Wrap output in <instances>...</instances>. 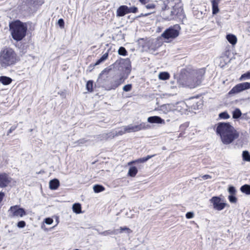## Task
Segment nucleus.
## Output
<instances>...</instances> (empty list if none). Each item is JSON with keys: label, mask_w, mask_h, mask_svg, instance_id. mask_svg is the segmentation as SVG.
Returning <instances> with one entry per match:
<instances>
[{"label": "nucleus", "mask_w": 250, "mask_h": 250, "mask_svg": "<svg viewBox=\"0 0 250 250\" xmlns=\"http://www.w3.org/2000/svg\"><path fill=\"white\" fill-rule=\"evenodd\" d=\"M240 190L243 193L250 195V185L246 184L242 186L240 188Z\"/></svg>", "instance_id": "nucleus-23"}, {"label": "nucleus", "mask_w": 250, "mask_h": 250, "mask_svg": "<svg viewBox=\"0 0 250 250\" xmlns=\"http://www.w3.org/2000/svg\"><path fill=\"white\" fill-rule=\"evenodd\" d=\"M27 1H28L29 2H30L31 3H32V2H34L35 0H27Z\"/></svg>", "instance_id": "nucleus-53"}, {"label": "nucleus", "mask_w": 250, "mask_h": 250, "mask_svg": "<svg viewBox=\"0 0 250 250\" xmlns=\"http://www.w3.org/2000/svg\"><path fill=\"white\" fill-rule=\"evenodd\" d=\"M58 23L61 28H63L64 22L62 19H60L58 21Z\"/></svg>", "instance_id": "nucleus-45"}, {"label": "nucleus", "mask_w": 250, "mask_h": 250, "mask_svg": "<svg viewBox=\"0 0 250 250\" xmlns=\"http://www.w3.org/2000/svg\"><path fill=\"white\" fill-rule=\"evenodd\" d=\"M242 113L240 110L238 108H236L233 112L232 117L234 119H238L241 117Z\"/></svg>", "instance_id": "nucleus-32"}, {"label": "nucleus", "mask_w": 250, "mask_h": 250, "mask_svg": "<svg viewBox=\"0 0 250 250\" xmlns=\"http://www.w3.org/2000/svg\"><path fill=\"white\" fill-rule=\"evenodd\" d=\"M113 69L117 70L115 79L109 89H115L128 78L131 71V62L128 58L120 59L117 60L112 65Z\"/></svg>", "instance_id": "nucleus-1"}, {"label": "nucleus", "mask_w": 250, "mask_h": 250, "mask_svg": "<svg viewBox=\"0 0 250 250\" xmlns=\"http://www.w3.org/2000/svg\"><path fill=\"white\" fill-rule=\"evenodd\" d=\"M139 1L142 4H146L148 2V0H139Z\"/></svg>", "instance_id": "nucleus-50"}, {"label": "nucleus", "mask_w": 250, "mask_h": 250, "mask_svg": "<svg viewBox=\"0 0 250 250\" xmlns=\"http://www.w3.org/2000/svg\"><path fill=\"white\" fill-rule=\"evenodd\" d=\"M9 30L13 39L20 41L26 36L27 27L23 22L17 20L9 23Z\"/></svg>", "instance_id": "nucleus-4"}, {"label": "nucleus", "mask_w": 250, "mask_h": 250, "mask_svg": "<svg viewBox=\"0 0 250 250\" xmlns=\"http://www.w3.org/2000/svg\"><path fill=\"white\" fill-rule=\"evenodd\" d=\"M147 121L150 123L165 124L164 120L157 116L148 117Z\"/></svg>", "instance_id": "nucleus-16"}, {"label": "nucleus", "mask_w": 250, "mask_h": 250, "mask_svg": "<svg viewBox=\"0 0 250 250\" xmlns=\"http://www.w3.org/2000/svg\"><path fill=\"white\" fill-rule=\"evenodd\" d=\"M87 141H88L87 140H86L84 138H82V139L79 140L77 142H75V144H77L78 145L82 146V145L86 143Z\"/></svg>", "instance_id": "nucleus-39"}, {"label": "nucleus", "mask_w": 250, "mask_h": 250, "mask_svg": "<svg viewBox=\"0 0 250 250\" xmlns=\"http://www.w3.org/2000/svg\"><path fill=\"white\" fill-rule=\"evenodd\" d=\"M126 131H125V126L123 127V129H121L118 131H115L114 132H112V135L111 137L112 138H114L115 136L122 135L125 133Z\"/></svg>", "instance_id": "nucleus-25"}, {"label": "nucleus", "mask_w": 250, "mask_h": 250, "mask_svg": "<svg viewBox=\"0 0 250 250\" xmlns=\"http://www.w3.org/2000/svg\"><path fill=\"white\" fill-rule=\"evenodd\" d=\"M129 12L128 7L126 5H121L117 10V16L123 17Z\"/></svg>", "instance_id": "nucleus-14"}, {"label": "nucleus", "mask_w": 250, "mask_h": 250, "mask_svg": "<svg viewBox=\"0 0 250 250\" xmlns=\"http://www.w3.org/2000/svg\"><path fill=\"white\" fill-rule=\"evenodd\" d=\"M12 81V80L10 77L7 76H0V82L3 85L9 84Z\"/></svg>", "instance_id": "nucleus-20"}, {"label": "nucleus", "mask_w": 250, "mask_h": 250, "mask_svg": "<svg viewBox=\"0 0 250 250\" xmlns=\"http://www.w3.org/2000/svg\"><path fill=\"white\" fill-rule=\"evenodd\" d=\"M111 69H112L111 68H106L104 70H103L102 71V72L100 74L99 76L97 81V83L99 85V86H101L102 87H104L107 90H110L112 89H109V88H110L111 86H112V85L113 81L110 82V84H106L105 83L106 79H104L102 76H103V75L104 74V73L108 74V72H109V71L110 70H111Z\"/></svg>", "instance_id": "nucleus-7"}, {"label": "nucleus", "mask_w": 250, "mask_h": 250, "mask_svg": "<svg viewBox=\"0 0 250 250\" xmlns=\"http://www.w3.org/2000/svg\"><path fill=\"white\" fill-rule=\"evenodd\" d=\"M248 79H250V71L242 74L239 78V80L240 81H243Z\"/></svg>", "instance_id": "nucleus-31"}, {"label": "nucleus", "mask_w": 250, "mask_h": 250, "mask_svg": "<svg viewBox=\"0 0 250 250\" xmlns=\"http://www.w3.org/2000/svg\"><path fill=\"white\" fill-rule=\"evenodd\" d=\"M221 199L219 197L213 196L210 199V202L213 205L214 209L221 210L226 207L227 204L221 202Z\"/></svg>", "instance_id": "nucleus-10"}, {"label": "nucleus", "mask_w": 250, "mask_h": 250, "mask_svg": "<svg viewBox=\"0 0 250 250\" xmlns=\"http://www.w3.org/2000/svg\"><path fill=\"white\" fill-rule=\"evenodd\" d=\"M220 0H212L211 1L212 14L213 15L216 14L219 12L218 4Z\"/></svg>", "instance_id": "nucleus-18"}, {"label": "nucleus", "mask_w": 250, "mask_h": 250, "mask_svg": "<svg viewBox=\"0 0 250 250\" xmlns=\"http://www.w3.org/2000/svg\"><path fill=\"white\" fill-rule=\"evenodd\" d=\"M11 178L6 173H0V187L5 188L11 182Z\"/></svg>", "instance_id": "nucleus-11"}, {"label": "nucleus", "mask_w": 250, "mask_h": 250, "mask_svg": "<svg viewBox=\"0 0 250 250\" xmlns=\"http://www.w3.org/2000/svg\"><path fill=\"white\" fill-rule=\"evenodd\" d=\"M187 219H191L194 217V213L193 212H188L186 214Z\"/></svg>", "instance_id": "nucleus-43"}, {"label": "nucleus", "mask_w": 250, "mask_h": 250, "mask_svg": "<svg viewBox=\"0 0 250 250\" xmlns=\"http://www.w3.org/2000/svg\"><path fill=\"white\" fill-rule=\"evenodd\" d=\"M196 105H192L193 108V109H196V108H198V105H197V104H198V103H197V102H196Z\"/></svg>", "instance_id": "nucleus-51"}, {"label": "nucleus", "mask_w": 250, "mask_h": 250, "mask_svg": "<svg viewBox=\"0 0 250 250\" xmlns=\"http://www.w3.org/2000/svg\"><path fill=\"white\" fill-rule=\"evenodd\" d=\"M138 169L135 167H131L128 170V175L131 177H134L137 173Z\"/></svg>", "instance_id": "nucleus-24"}, {"label": "nucleus", "mask_w": 250, "mask_h": 250, "mask_svg": "<svg viewBox=\"0 0 250 250\" xmlns=\"http://www.w3.org/2000/svg\"><path fill=\"white\" fill-rule=\"evenodd\" d=\"M19 60V56L12 48L4 47L0 51V67L2 68L13 66Z\"/></svg>", "instance_id": "nucleus-3"}, {"label": "nucleus", "mask_w": 250, "mask_h": 250, "mask_svg": "<svg viewBox=\"0 0 250 250\" xmlns=\"http://www.w3.org/2000/svg\"><path fill=\"white\" fill-rule=\"evenodd\" d=\"M235 194H231L229 196V200L231 203H235L237 202V198L235 196Z\"/></svg>", "instance_id": "nucleus-36"}, {"label": "nucleus", "mask_w": 250, "mask_h": 250, "mask_svg": "<svg viewBox=\"0 0 250 250\" xmlns=\"http://www.w3.org/2000/svg\"><path fill=\"white\" fill-rule=\"evenodd\" d=\"M13 216L22 217L26 214V212L23 208H20L18 206H12L10 208Z\"/></svg>", "instance_id": "nucleus-12"}, {"label": "nucleus", "mask_w": 250, "mask_h": 250, "mask_svg": "<svg viewBox=\"0 0 250 250\" xmlns=\"http://www.w3.org/2000/svg\"><path fill=\"white\" fill-rule=\"evenodd\" d=\"M182 11H183V9L182 8L174 7L169 11L170 15L167 17L166 18V19L167 20H173V19H174L175 16H180L181 13H182ZM167 12H169V11H167Z\"/></svg>", "instance_id": "nucleus-13"}, {"label": "nucleus", "mask_w": 250, "mask_h": 250, "mask_svg": "<svg viewBox=\"0 0 250 250\" xmlns=\"http://www.w3.org/2000/svg\"><path fill=\"white\" fill-rule=\"evenodd\" d=\"M155 4H153V3H151V4H148L147 5H146V7L147 8V9H153L155 8Z\"/></svg>", "instance_id": "nucleus-47"}, {"label": "nucleus", "mask_w": 250, "mask_h": 250, "mask_svg": "<svg viewBox=\"0 0 250 250\" xmlns=\"http://www.w3.org/2000/svg\"><path fill=\"white\" fill-rule=\"evenodd\" d=\"M112 132H110L109 133H103L98 135L95 136L94 137L95 138V140L97 141H101L104 140H107L109 138L112 139Z\"/></svg>", "instance_id": "nucleus-15"}, {"label": "nucleus", "mask_w": 250, "mask_h": 250, "mask_svg": "<svg viewBox=\"0 0 250 250\" xmlns=\"http://www.w3.org/2000/svg\"><path fill=\"white\" fill-rule=\"evenodd\" d=\"M26 223L24 221H20L17 223V227L19 228H23L25 226Z\"/></svg>", "instance_id": "nucleus-41"}, {"label": "nucleus", "mask_w": 250, "mask_h": 250, "mask_svg": "<svg viewBox=\"0 0 250 250\" xmlns=\"http://www.w3.org/2000/svg\"><path fill=\"white\" fill-rule=\"evenodd\" d=\"M17 125L16 126H12L10 129L7 132V135H9L10 133H11L14 130H15L16 129V128H17Z\"/></svg>", "instance_id": "nucleus-46"}, {"label": "nucleus", "mask_w": 250, "mask_h": 250, "mask_svg": "<svg viewBox=\"0 0 250 250\" xmlns=\"http://www.w3.org/2000/svg\"><path fill=\"white\" fill-rule=\"evenodd\" d=\"M226 38L228 42L232 45H234L237 42V38L233 34H229L226 36Z\"/></svg>", "instance_id": "nucleus-21"}, {"label": "nucleus", "mask_w": 250, "mask_h": 250, "mask_svg": "<svg viewBox=\"0 0 250 250\" xmlns=\"http://www.w3.org/2000/svg\"><path fill=\"white\" fill-rule=\"evenodd\" d=\"M249 27L248 29V32H250V21L248 23Z\"/></svg>", "instance_id": "nucleus-52"}, {"label": "nucleus", "mask_w": 250, "mask_h": 250, "mask_svg": "<svg viewBox=\"0 0 250 250\" xmlns=\"http://www.w3.org/2000/svg\"><path fill=\"white\" fill-rule=\"evenodd\" d=\"M59 94H60L61 95H63V92H62V93H59Z\"/></svg>", "instance_id": "nucleus-54"}, {"label": "nucleus", "mask_w": 250, "mask_h": 250, "mask_svg": "<svg viewBox=\"0 0 250 250\" xmlns=\"http://www.w3.org/2000/svg\"><path fill=\"white\" fill-rule=\"evenodd\" d=\"M155 155V154L152 155H147L146 157L141 158L138 159H137V160H136L135 161H132V162L129 163L128 165H131L132 164H135V163H144V162H146V161H147L149 159H150V158H152L153 157H154Z\"/></svg>", "instance_id": "nucleus-19"}, {"label": "nucleus", "mask_w": 250, "mask_h": 250, "mask_svg": "<svg viewBox=\"0 0 250 250\" xmlns=\"http://www.w3.org/2000/svg\"><path fill=\"white\" fill-rule=\"evenodd\" d=\"M229 192L231 194H235L236 192V189L233 186H229L228 188Z\"/></svg>", "instance_id": "nucleus-40"}, {"label": "nucleus", "mask_w": 250, "mask_h": 250, "mask_svg": "<svg viewBox=\"0 0 250 250\" xmlns=\"http://www.w3.org/2000/svg\"><path fill=\"white\" fill-rule=\"evenodd\" d=\"M205 73V69L201 68L196 71L195 78H188V85L190 88H193L200 85L202 83L204 75Z\"/></svg>", "instance_id": "nucleus-6"}, {"label": "nucleus", "mask_w": 250, "mask_h": 250, "mask_svg": "<svg viewBox=\"0 0 250 250\" xmlns=\"http://www.w3.org/2000/svg\"><path fill=\"white\" fill-rule=\"evenodd\" d=\"M93 82L91 80L88 81L86 84V89L89 92H92L93 91Z\"/></svg>", "instance_id": "nucleus-33"}, {"label": "nucleus", "mask_w": 250, "mask_h": 250, "mask_svg": "<svg viewBox=\"0 0 250 250\" xmlns=\"http://www.w3.org/2000/svg\"><path fill=\"white\" fill-rule=\"evenodd\" d=\"M118 52L120 55L124 56H125L127 54V52L125 48L123 46H121L119 48Z\"/></svg>", "instance_id": "nucleus-34"}, {"label": "nucleus", "mask_w": 250, "mask_h": 250, "mask_svg": "<svg viewBox=\"0 0 250 250\" xmlns=\"http://www.w3.org/2000/svg\"><path fill=\"white\" fill-rule=\"evenodd\" d=\"M219 118L224 119H227L229 118V115L227 112H223L219 114Z\"/></svg>", "instance_id": "nucleus-35"}, {"label": "nucleus", "mask_w": 250, "mask_h": 250, "mask_svg": "<svg viewBox=\"0 0 250 250\" xmlns=\"http://www.w3.org/2000/svg\"><path fill=\"white\" fill-rule=\"evenodd\" d=\"M182 133H180L179 134V137H182Z\"/></svg>", "instance_id": "nucleus-55"}, {"label": "nucleus", "mask_w": 250, "mask_h": 250, "mask_svg": "<svg viewBox=\"0 0 250 250\" xmlns=\"http://www.w3.org/2000/svg\"><path fill=\"white\" fill-rule=\"evenodd\" d=\"M242 158L244 161L250 162V154L248 151H243L242 153Z\"/></svg>", "instance_id": "nucleus-29"}, {"label": "nucleus", "mask_w": 250, "mask_h": 250, "mask_svg": "<svg viewBox=\"0 0 250 250\" xmlns=\"http://www.w3.org/2000/svg\"><path fill=\"white\" fill-rule=\"evenodd\" d=\"M60 186V182L57 179H54L49 182V188L52 190L57 189Z\"/></svg>", "instance_id": "nucleus-17"}, {"label": "nucleus", "mask_w": 250, "mask_h": 250, "mask_svg": "<svg viewBox=\"0 0 250 250\" xmlns=\"http://www.w3.org/2000/svg\"><path fill=\"white\" fill-rule=\"evenodd\" d=\"M149 14L147 13V14H141L140 15L138 16L137 18H141V17H146V16H147Z\"/></svg>", "instance_id": "nucleus-49"}, {"label": "nucleus", "mask_w": 250, "mask_h": 250, "mask_svg": "<svg viewBox=\"0 0 250 250\" xmlns=\"http://www.w3.org/2000/svg\"><path fill=\"white\" fill-rule=\"evenodd\" d=\"M150 125L146 123H142L138 125H129L127 126H125V131L127 133L131 132H136L142 129H146L148 128Z\"/></svg>", "instance_id": "nucleus-9"}, {"label": "nucleus", "mask_w": 250, "mask_h": 250, "mask_svg": "<svg viewBox=\"0 0 250 250\" xmlns=\"http://www.w3.org/2000/svg\"><path fill=\"white\" fill-rule=\"evenodd\" d=\"M104 188L100 185H96L93 187V190L95 192L99 193L104 190Z\"/></svg>", "instance_id": "nucleus-30"}, {"label": "nucleus", "mask_w": 250, "mask_h": 250, "mask_svg": "<svg viewBox=\"0 0 250 250\" xmlns=\"http://www.w3.org/2000/svg\"><path fill=\"white\" fill-rule=\"evenodd\" d=\"M44 222L47 225H51L53 223V220L51 218H47L44 219Z\"/></svg>", "instance_id": "nucleus-44"}, {"label": "nucleus", "mask_w": 250, "mask_h": 250, "mask_svg": "<svg viewBox=\"0 0 250 250\" xmlns=\"http://www.w3.org/2000/svg\"><path fill=\"white\" fill-rule=\"evenodd\" d=\"M108 56V53H105L103 56L100 58V59H99L96 63L94 64V66H96L97 65H98L100 64L101 62H104L105 60L107 59V57Z\"/></svg>", "instance_id": "nucleus-27"}, {"label": "nucleus", "mask_w": 250, "mask_h": 250, "mask_svg": "<svg viewBox=\"0 0 250 250\" xmlns=\"http://www.w3.org/2000/svg\"><path fill=\"white\" fill-rule=\"evenodd\" d=\"M216 133L219 135L222 143L225 145L231 143L239 137V133L229 123H219L216 128Z\"/></svg>", "instance_id": "nucleus-2"}, {"label": "nucleus", "mask_w": 250, "mask_h": 250, "mask_svg": "<svg viewBox=\"0 0 250 250\" xmlns=\"http://www.w3.org/2000/svg\"><path fill=\"white\" fill-rule=\"evenodd\" d=\"M73 211L79 214L82 212V207L80 203H75L72 206Z\"/></svg>", "instance_id": "nucleus-22"}, {"label": "nucleus", "mask_w": 250, "mask_h": 250, "mask_svg": "<svg viewBox=\"0 0 250 250\" xmlns=\"http://www.w3.org/2000/svg\"><path fill=\"white\" fill-rule=\"evenodd\" d=\"M169 78V74L168 72H161L159 74V78L162 80H166Z\"/></svg>", "instance_id": "nucleus-28"}, {"label": "nucleus", "mask_w": 250, "mask_h": 250, "mask_svg": "<svg viewBox=\"0 0 250 250\" xmlns=\"http://www.w3.org/2000/svg\"><path fill=\"white\" fill-rule=\"evenodd\" d=\"M181 27L179 24H175L167 29L161 35L164 39L168 40L177 37L180 33Z\"/></svg>", "instance_id": "nucleus-5"}, {"label": "nucleus", "mask_w": 250, "mask_h": 250, "mask_svg": "<svg viewBox=\"0 0 250 250\" xmlns=\"http://www.w3.org/2000/svg\"><path fill=\"white\" fill-rule=\"evenodd\" d=\"M124 230L126 231L127 233L128 234L131 233L132 232V231L129 228L126 227H124L120 228L119 233H122Z\"/></svg>", "instance_id": "nucleus-38"}, {"label": "nucleus", "mask_w": 250, "mask_h": 250, "mask_svg": "<svg viewBox=\"0 0 250 250\" xmlns=\"http://www.w3.org/2000/svg\"><path fill=\"white\" fill-rule=\"evenodd\" d=\"M132 88V85L131 84H127L125 85L123 87V89L125 92H129L131 91Z\"/></svg>", "instance_id": "nucleus-37"}, {"label": "nucleus", "mask_w": 250, "mask_h": 250, "mask_svg": "<svg viewBox=\"0 0 250 250\" xmlns=\"http://www.w3.org/2000/svg\"><path fill=\"white\" fill-rule=\"evenodd\" d=\"M202 178L204 180H207V179H211V176L210 175H209L206 174V175H203L202 177Z\"/></svg>", "instance_id": "nucleus-48"}, {"label": "nucleus", "mask_w": 250, "mask_h": 250, "mask_svg": "<svg viewBox=\"0 0 250 250\" xmlns=\"http://www.w3.org/2000/svg\"><path fill=\"white\" fill-rule=\"evenodd\" d=\"M250 88V83L244 82L240 83L234 86L229 92V95L240 93L244 90Z\"/></svg>", "instance_id": "nucleus-8"}, {"label": "nucleus", "mask_w": 250, "mask_h": 250, "mask_svg": "<svg viewBox=\"0 0 250 250\" xmlns=\"http://www.w3.org/2000/svg\"><path fill=\"white\" fill-rule=\"evenodd\" d=\"M129 12L128 13H135L138 11V8L136 7L133 6L131 7H128Z\"/></svg>", "instance_id": "nucleus-42"}, {"label": "nucleus", "mask_w": 250, "mask_h": 250, "mask_svg": "<svg viewBox=\"0 0 250 250\" xmlns=\"http://www.w3.org/2000/svg\"><path fill=\"white\" fill-rule=\"evenodd\" d=\"M117 231L118 230H107L103 232H99V233L102 235L106 236L111 234H116L118 233Z\"/></svg>", "instance_id": "nucleus-26"}]
</instances>
